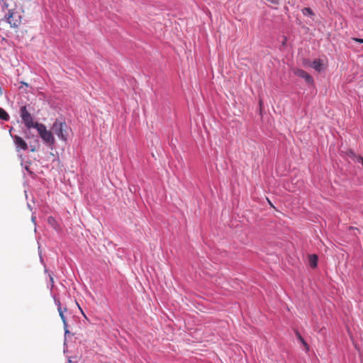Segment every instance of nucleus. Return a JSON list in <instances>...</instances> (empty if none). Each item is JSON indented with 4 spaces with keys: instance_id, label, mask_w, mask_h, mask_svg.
I'll return each instance as SVG.
<instances>
[{
    "instance_id": "obj_12",
    "label": "nucleus",
    "mask_w": 363,
    "mask_h": 363,
    "mask_svg": "<svg viewBox=\"0 0 363 363\" xmlns=\"http://www.w3.org/2000/svg\"><path fill=\"white\" fill-rule=\"evenodd\" d=\"M302 13L303 15H308L311 16H313L315 14L311 9L306 7L302 9Z\"/></svg>"
},
{
    "instance_id": "obj_4",
    "label": "nucleus",
    "mask_w": 363,
    "mask_h": 363,
    "mask_svg": "<svg viewBox=\"0 0 363 363\" xmlns=\"http://www.w3.org/2000/svg\"><path fill=\"white\" fill-rule=\"evenodd\" d=\"M20 116L21 118L24 123L26 127L28 129H30L32 128H35V124H39L40 123L34 122L33 116L28 111L26 106H23L20 108Z\"/></svg>"
},
{
    "instance_id": "obj_5",
    "label": "nucleus",
    "mask_w": 363,
    "mask_h": 363,
    "mask_svg": "<svg viewBox=\"0 0 363 363\" xmlns=\"http://www.w3.org/2000/svg\"><path fill=\"white\" fill-rule=\"evenodd\" d=\"M13 142L16 145V149L17 152L20 150H27L28 146L26 142L20 136L14 135L13 136Z\"/></svg>"
},
{
    "instance_id": "obj_7",
    "label": "nucleus",
    "mask_w": 363,
    "mask_h": 363,
    "mask_svg": "<svg viewBox=\"0 0 363 363\" xmlns=\"http://www.w3.org/2000/svg\"><path fill=\"white\" fill-rule=\"evenodd\" d=\"M55 303L57 305V311L59 312L60 316V318L63 322V324H64L65 334H67L69 333V330H67V323L66 318L64 315V312L67 311V308H65L64 309H62L61 307L60 301L57 299H55Z\"/></svg>"
},
{
    "instance_id": "obj_1",
    "label": "nucleus",
    "mask_w": 363,
    "mask_h": 363,
    "mask_svg": "<svg viewBox=\"0 0 363 363\" xmlns=\"http://www.w3.org/2000/svg\"><path fill=\"white\" fill-rule=\"evenodd\" d=\"M52 130L61 140L66 142L70 128L65 122L56 121L52 124Z\"/></svg>"
},
{
    "instance_id": "obj_13",
    "label": "nucleus",
    "mask_w": 363,
    "mask_h": 363,
    "mask_svg": "<svg viewBox=\"0 0 363 363\" xmlns=\"http://www.w3.org/2000/svg\"><path fill=\"white\" fill-rule=\"evenodd\" d=\"M48 223L53 225L55 223V220L52 217H49L48 218Z\"/></svg>"
},
{
    "instance_id": "obj_10",
    "label": "nucleus",
    "mask_w": 363,
    "mask_h": 363,
    "mask_svg": "<svg viewBox=\"0 0 363 363\" xmlns=\"http://www.w3.org/2000/svg\"><path fill=\"white\" fill-rule=\"evenodd\" d=\"M296 335L297 337V338L300 340V342L302 343V345H303V347L306 348V351L308 352L309 350V346L308 345V343L304 340V339L303 338V337L301 336V335L300 334V333L298 331H296Z\"/></svg>"
},
{
    "instance_id": "obj_9",
    "label": "nucleus",
    "mask_w": 363,
    "mask_h": 363,
    "mask_svg": "<svg viewBox=\"0 0 363 363\" xmlns=\"http://www.w3.org/2000/svg\"><path fill=\"white\" fill-rule=\"evenodd\" d=\"M309 264L312 268H315L318 264V256L316 255H311L309 256Z\"/></svg>"
},
{
    "instance_id": "obj_3",
    "label": "nucleus",
    "mask_w": 363,
    "mask_h": 363,
    "mask_svg": "<svg viewBox=\"0 0 363 363\" xmlns=\"http://www.w3.org/2000/svg\"><path fill=\"white\" fill-rule=\"evenodd\" d=\"M5 18L11 27L18 28L21 24L23 16L20 11L13 9L9 10Z\"/></svg>"
},
{
    "instance_id": "obj_14",
    "label": "nucleus",
    "mask_w": 363,
    "mask_h": 363,
    "mask_svg": "<svg viewBox=\"0 0 363 363\" xmlns=\"http://www.w3.org/2000/svg\"><path fill=\"white\" fill-rule=\"evenodd\" d=\"M352 40H354L357 43H363V38H352Z\"/></svg>"
},
{
    "instance_id": "obj_2",
    "label": "nucleus",
    "mask_w": 363,
    "mask_h": 363,
    "mask_svg": "<svg viewBox=\"0 0 363 363\" xmlns=\"http://www.w3.org/2000/svg\"><path fill=\"white\" fill-rule=\"evenodd\" d=\"M35 129L38 130L40 137L45 143L48 144L50 146L54 145L55 139L53 136V132L52 130H47L45 125L43 123L35 124Z\"/></svg>"
},
{
    "instance_id": "obj_15",
    "label": "nucleus",
    "mask_w": 363,
    "mask_h": 363,
    "mask_svg": "<svg viewBox=\"0 0 363 363\" xmlns=\"http://www.w3.org/2000/svg\"><path fill=\"white\" fill-rule=\"evenodd\" d=\"M357 161H358V162H361V163L363 164V157H359L357 158Z\"/></svg>"
},
{
    "instance_id": "obj_8",
    "label": "nucleus",
    "mask_w": 363,
    "mask_h": 363,
    "mask_svg": "<svg viewBox=\"0 0 363 363\" xmlns=\"http://www.w3.org/2000/svg\"><path fill=\"white\" fill-rule=\"evenodd\" d=\"M310 66L313 68L315 70L318 72H320L323 69V60L320 59H317L313 60Z\"/></svg>"
},
{
    "instance_id": "obj_6",
    "label": "nucleus",
    "mask_w": 363,
    "mask_h": 363,
    "mask_svg": "<svg viewBox=\"0 0 363 363\" xmlns=\"http://www.w3.org/2000/svg\"><path fill=\"white\" fill-rule=\"evenodd\" d=\"M294 73L295 75L301 77L305 79L306 82L308 84H313V77L308 74L306 71L301 69H296L294 70Z\"/></svg>"
},
{
    "instance_id": "obj_16",
    "label": "nucleus",
    "mask_w": 363,
    "mask_h": 363,
    "mask_svg": "<svg viewBox=\"0 0 363 363\" xmlns=\"http://www.w3.org/2000/svg\"><path fill=\"white\" fill-rule=\"evenodd\" d=\"M50 281L52 282V284H53V282H54L53 277L52 276H50Z\"/></svg>"
},
{
    "instance_id": "obj_11",
    "label": "nucleus",
    "mask_w": 363,
    "mask_h": 363,
    "mask_svg": "<svg viewBox=\"0 0 363 363\" xmlns=\"http://www.w3.org/2000/svg\"><path fill=\"white\" fill-rule=\"evenodd\" d=\"M0 119L7 121L9 119V116L7 113V112L3 109L2 108H0Z\"/></svg>"
}]
</instances>
